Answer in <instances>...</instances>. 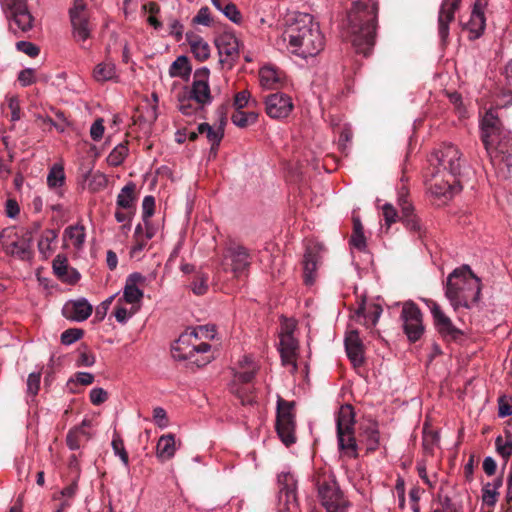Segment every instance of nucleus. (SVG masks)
<instances>
[{
    "instance_id": "4d7b16f0",
    "label": "nucleus",
    "mask_w": 512,
    "mask_h": 512,
    "mask_svg": "<svg viewBox=\"0 0 512 512\" xmlns=\"http://www.w3.org/2000/svg\"><path fill=\"white\" fill-rule=\"evenodd\" d=\"M16 48L18 51L23 52L29 57H37L40 53L39 47L29 41H18L16 43Z\"/></svg>"
},
{
    "instance_id": "ea45409f",
    "label": "nucleus",
    "mask_w": 512,
    "mask_h": 512,
    "mask_svg": "<svg viewBox=\"0 0 512 512\" xmlns=\"http://www.w3.org/2000/svg\"><path fill=\"white\" fill-rule=\"evenodd\" d=\"M362 436L368 451H375L378 448L380 433L375 423L369 424L365 428Z\"/></svg>"
},
{
    "instance_id": "7ed1b4c3",
    "label": "nucleus",
    "mask_w": 512,
    "mask_h": 512,
    "mask_svg": "<svg viewBox=\"0 0 512 512\" xmlns=\"http://www.w3.org/2000/svg\"><path fill=\"white\" fill-rule=\"evenodd\" d=\"M288 50L301 57L318 55L325 46V37L310 14H300L284 34Z\"/></svg>"
},
{
    "instance_id": "a878e982",
    "label": "nucleus",
    "mask_w": 512,
    "mask_h": 512,
    "mask_svg": "<svg viewBox=\"0 0 512 512\" xmlns=\"http://www.w3.org/2000/svg\"><path fill=\"white\" fill-rule=\"evenodd\" d=\"M92 311V305L84 298L71 301L63 307L64 316L76 322H82L88 319Z\"/></svg>"
},
{
    "instance_id": "6e6552de",
    "label": "nucleus",
    "mask_w": 512,
    "mask_h": 512,
    "mask_svg": "<svg viewBox=\"0 0 512 512\" xmlns=\"http://www.w3.org/2000/svg\"><path fill=\"white\" fill-rule=\"evenodd\" d=\"M252 263L249 250L236 242L230 241L223 250L220 265L224 271H230L235 278L247 273Z\"/></svg>"
},
{
    "instance_id": "4be33fe9",
    "label": "nucleus",
    "mask_w": 512,
    "mask_h": 512,
    "mask_svg": "<svg viewBox=\"0 0 512 512\" xmlns=\"http://www.w3.org/2000/svg\"><path fill=\"white\" fill-rule=\"evenodd\" d=\"M146 280V277L139 272L128 275L120 299L131 305H139L144 297L143 288L146 285Z\"/></svg>"
},
{
    "instance_id": "4468645a",
    "label": "nucleus",
    "mask_w": 512,
    "mask_h": 512,
    "mask_svg": "<svg viewBox=\"0 0 512 512\" xmlns=\"http://www.w3.org/2000/svg\"><path fill=\"white\" fill-rule=\"evenodd\" d=\"M426 303L432 314L435 329L443 339L452 341L463 335V332L453 324L438 303L433 300H426Z\"/></svg>"
},
{
    "instance_id": "9d476101",
    "label": "nucleus",
    "mask_w": 512,
    "mask_h": 512,
    "mask_svg": "<svg viewBox=\"0 0 512 512\" xmlns=\"http://www.w3.org/2000/svg\"><path fill=\"white\" fill-rule=\"evenodd\" d=\"M2 6L10 19V27L14 31L27 32L32 29L34 18L30 13L27 0H1Z\"/></svg>"
},
{
    "instance_id": "864d4df0",
    "label": "nucleus",
    "mask_w": 512,
    "mask_h": 512,
    "mask_svg": "<svg viewBox=\"0 0 512 512\" xmlns=\"http://www.w3.org/2000/svg\"><path fill=\"white\" fill-rule=\"evenodd\" d=\"M136 311L137 309L128 311L125 307L122 306V299H118V303L114 311V316L117 322L125 324Z\"/></svg>"
},
{
    "instance_id": "37998d69",
    "label": "nucleus",
    "mask_w": 512,
    "mask_h": 512,
    "mask_svg": "<svg viewBox=\"0 0 512 512\" xmlns=\"http://www.w3.org/2000/svg\"><path fill=\"white\" fill-rule=\"evenodd\" d=\"M128 151L126 143L118 144L107 156V163L113 167L121 165L127 157Z\"/></svg>"
},
{
    "instance_id": "6ab92c4d",
    "label": "nucleus",
    "mask_w": 512,
    "mask_h": 512,
    "mask_svg": "<svg viewBox=\"0 0 512 512\" xmlns=\"http://www.w3.org/2000/svg\"><path fill=\"white\" fill-rule=\"evenodd\" d=\"M435 160L438 164V169L447 174H452L457 177L461 168V153L459 149L452 144H444L434 154Z\"/></svg>"
},
{
    "instance_id": "2eb2a0df",
    "label": "nucleus",
    "mask_w": 512,
    "mask_h": 512,
    "mask_svg": "<svg viewBox=\"0 0 512 512\" xmlns=\"http://www.w3.org/2000/svg\"><path fill=\"white\" fill-rule=\"evenodd\" d=\"M73 28V37L77 42H84L90 37L91 28L84 0H74L69 11Z\"/></svg>"
},
{
    "instance_id": "f03ea898",
    "label": "nucleus",
    "mask_w": 512,
    "mask_h": 512,
    "mask_svg": "<svg viewBox=\"0 0 512 512\" xmlns=\"http://www.w3.org/2000/svg\"><path fill=\"white\" fill-rule=\"evenodd\" d=\"M378 6L373 0H357L347 15L346 34L356 53L368 56L372 51L377 29Z\"/></svg>"
},
{
    "instance_id": "bf43d9fd",
    "label": "nucleus",
    "mask_w": 512,
    "mask_h": 512,
    "mask_svg": "<svg viewBox=\"0 0 512 512\" xmlns=\"http://www.w3.org/2000/svg\"><path fill=\"white\" fill-rule=\"evenodd\" d=\"M90 401L93 405L99 406L108 399V393L103 388H93L89 394Z\"/></svg>"
},
{
    "instance_id": "b1692460",
    "label": "nucleus",
    "mask_w": 512,
    "mask_h": 512,
    "mask_svg": "<svg viewBox=\"0 0 512 512\" xmlns=\"http://www.w3.org/2000/svg\"><path fill=\"white\" fill-rule=\"evenodd\" d=\"M485 3L482 0H476L471 11L470 19L463 26L464 30L468 32V38L475 40L479 38L486 26V18L484 14Z\"/></svg>"
},
{
    "instance_id": "393cba45",
    "label": "nucleus",
    "mask_w": 512,
    "mask_h": 512,
    "mask_svg": "<svg viewBox=\"0 0 512 512\" xmlns=\"http://www.w3.org/2000/svg\"><path fill=\"white\" fill-rule=\"evenodd\" d=\"M461 0H443L438 15V34L443 43L449 36V24L454 21L455 12Z\"/></svg>"
},
{
    "instance_id": "cd10ccee",
    "label": "nucleus",
    "mask_w": 512,
    "mask_h": 512,
    "mask_svg": "<svg viewBox=\"0 0 512 512\" xmlns=\"http://www.w3.org/2000/svg\"><path fill=\"white\" fill-rule=\"evenodd\" d=\"M345 348L349 359L354 365H361L364 361L362 341L357 331H350L345 338Z\"/></svg>"
},
{
    "instance_id": "a18cd8bd",
    "label": "nucleus",
    "mask_w": 512,
    "mask_h": 512,
    "mask_svg": "<svg viewBox=\"0 0 512 512\" xmlns=\"http://www.w3.org/2000/svg\"><path fill=\"white\" fill-rule=\"evenodd\" d=\"M178 108L181 111L182 114L190 116L193 115L198 109L202 108L203 106H199L194 102L192 98L189 97L188 94L183 92V94L179 95L178 97Z\"/></svg>"
},
{
    "instance_id": "58836bf2",
    "label": "nucleus",
    "mask_w": 512,
    "mask_h": 512,
    "mask_svg": "<svg viewBox=\"0 0 512 512\" xmlns=\"http://www.w3.org/2000/svg\"><path fill=\"white\" fill-rule=\"evenodd\" d=\"M191 73L189 60L186 56H178L170 66L169 74L171 77H186Z\"/></svg>"
},
{
    "instance_id": "de8ad7c7",
    "label": "nucleus",
    "mask_w": 512,
    "mask_h": 512,
    "mask_svg": "<svg viewBox=\"0 0 512 512\" xmlns=\"http://www.w3.org/2000/svg\"><path fill=\"white\" fill-rule=\"evenodd\" d=\"M278 483L282 486L281 493L285 492L287 497L293 496L295 490V479L294 476L287 472L278 475Z\"/></svg>"
},
{
    "instance_id": "09e8293b",
    "label": "nucleus",
    "mask_w": 512,
    "mask_h": 512,
    "mask_svg": "<svg viewBox=\"0 0 512 512\" xmlns=\"http://www.w3.org/2000/svg\"><path fill=\"white\" fill-rule=\"evenodd\" d=\"M65 180L64 170L61 166H53L47 176L49 187L56 188L63 185Z\"/></svg>"
},
{
    "instance_id": "9b49d317",
    "label": "nucleus",
    "mask_w": 512,
    "mask_h": 512,
    "mask_svg": "<svg viewBox=\"0 0 512 512\" xmlns=\"http://www.w3.org/2000/svg\"><path fill=\"white\" fill-rule=\"evenodd\" d=\"M400 320L402 321L404 333L409 341H418L425 330L420 308L412 301L404 302L402 304Z\"/></svg>"
},
{
    "instance_id": "423d86ee",
    "label": "nucleus",
    "mask_w": 512,
    "mask_h": 512,
    "mask_svg": "<svg viewBox=\"0 0 512 512\" xmlns=\"http://www.w3.org/2000/svg\"><path fill=\"white\" fill-rule=\"evenodd\" d=\"M355 413L351 405H342L336 416L338 447L349 458L358 457V445L354 435Z\"/></svg>"
},
{
    "instance_id": "f257e3e1",
    "label": "nucleus",
    "mask_w": 512,
    "mask_h": 512,
    "mask_svg": "<svg viewBox=\"0 0 512 512\" xmlns=\"http://www.w3.org/2000/svg\"><path fill=\"white\" fill-rule=\"evenodd\" d=\"M481 140L500 175L512 177V135L505 129L497 110L489 109L480 121Z\"/></svg>"
},
{
    "instance_id": "774afa93",
    "label": "nucleus",
    "mask_w": 512,
    "mask_h": 512,
    "mask_svg": "<svg viewBox=\"0 0 512 512\" xmlns=\"http://www.w3.org/2000/svg\"><path fill=\"white\" fill-rule=\"evenodd\" d=\"M502 437L499 436L496 438L495 444L497 452L504 458H508L512 454V442L508 441L505 443H502Z\"/></svg>"
},
{
    "instance_id": "1a4fd4ad",
    "label": "nucleus",
    "mask_w": 512,
    "mask_h": 512,
    "mask_svg": "<svg viewBox=\"0 0 512 512\" xmlns=\"http://www.w3.org/2000/svg\"><path fill=\"white\" fill-rule=\"evenodd\" d=\"M294 401H287L278 396L277 399V419L276 430L281 441L289 446L296 441L295 436V414H294Z\"/></svg>"
},
{
    "instance_id": "338daca9",
    "label": "nucleus",
    "mask_w": 512,
    "mask_h": 512,
    "mask_svg": "<svg viewBox=\"0 0 512 512\" xmlns=\"http://www.w3.org/2000/svg\"><path fill=\"white\" fill-rule=\"evenodd\" d=\"M95 364V356L94 354L90 353L86 349L83 351H80L78 359L76 361V365L78 367H91Z\"/></svg>"
},
{
    "instance_id": "49530a36",
    "label": "nucleus",
    "mask_w": 512,
    "mask_h": 512,
    "mask_svg": "<svg viewBox=\"0 0 512 512\" xmlns=\"http://www.w3.org/2000/svg\"><path fill=\"white\" fill-rule=\"evenodd\" d=\"M108 184L107 176L100 172L96 171L92 173L88 180V189L91 192H99L104 190Z\"/></svg>"
},
{
    "instance_id": "ddd939ff",
    "label": "nucleus",
    "mask_w": 512,
    "mask_h": 512,
    "mask_svg": "<svg viewBox=\"0 0 512 512\" xmlns=\"http://www.w3.org/2000/svg\"><path fill=\"white\" fill-rule=\"evenodd\" d=\"M239 364L240 371L234 375V382L231 385V391L241 399V403L243 405L252 404L253 398L247 395V390L240 388L239 385L250 384L255 377L258 366L250 356H244Z\"/></svg>"
},
{
    "instance_id": "f704fd0d",
    "label": "nucleus",
    "mask_w": 512,
    "mask_h": 512,
    "mask_svg": "<svg viewBox=\"0 0 512 512\" xmlns=\"http://www.w3.org/2000/svg\"><path fill=\"white\" fill-rule=\"evenodd\" d=\"M93 78L97 82L118 81L117 69L112 62H102L93 70Z\"/></svg>"
},
{
    "instance_id": "5fc2aeb1",
    "label": "nucleus",
    "mask_w": 512,
    "mask_h": 512,
    "mask_svg": "<svg viewBox=\"0 0 512 512\" xmlns=\"http://www.w3.org/2000/svg\"><path fill=\"white\" fill-rule=\"evenodd\" d=\"M41 373L32 372L27 378V393L31 396L37 395L40 388Z\"/></svg>"
},
{
    "instance_id": "e433bc0d",
    "label": "nucleus",
    "mask_w": 512,
    "mask_h": 512,
    "mask_svg": "<svg viewBox=\"0 0 512 512\" xmlns=\"http://www.w3.org/2000/svg\"><path fill=\"white\" fill-rule=\"evenodd\" d=\"M57 232L53 229H47L45 230L39 241H38V249L39 252L44 256V258H47L52 253V243L55 242L57 239Z\"/></svg>"
},
{
    "instance_id": "72a5a7b5",
    "label": "nucleus",
    "mask_w": 512,
    "mask_h": 512,
    "mask_svg": "<svg viewBox=\"0 0 512 512\" xmlns=\"http://www.w3.org/2000/svg\"><path fill=\"white\" fill-rule=\"evenodd\" d=\"M63 238L64 240L70 241L76 250H81L86 239L84 226L81 224L68 226L64 230Z\"/></svg>"
},
{
    "instance_id": "4c0bfd02",
    "label": "nucleus",
    "mask_w": 512,
    "mask_h": 512,
    "mask_svg": "<svg viewBox=\"0 0 512 512\" xmlns=\"http://www.w3.org/2000/svg\"><path fill=\"white\" fill-rule=\"evenodd\" d=\"M502 485L501 479H496L492 483H487L484 485L482 489V500L483 502L490 507H493L497 502L498 489Z\"/></svg>"
},
{
    "instance_id": "13d9d810",
    "label": "nucleus",
    "mask_w": 512,
    "mask_h": 512,
    "mask_svg": "<svg viewBox=\"0 0 512 512\" xmlns=\"http://www.w3.org/2000/svg\"><path fill=\"white\" fill-rule=\"evenodd\" d=\"M230 21L233 23H240L242 20V16L238 8L235 4H233L231 1L228 5L224 7V9L221 11Z\"/></svg>"
},
{
    "instance_id": "0eeeda50",
    "label": "nucleus",
    "mask_w": 512,
    "mask_h": 512,
    "mask_svg": "<svg viewBox=\"0 0 512 512\" xmlns=\"http://www.w3.org/2000/svg\"><path fill=\"white\" fill-rule=\"evenodd\" d=\"M296 329V321L293 319L284 318L281 322L279 332V347L278 351L281 356L282 365L290 367L291 373H296L298 370L297 358L299 351V342L294 337Z\"/></svg>"
},
{
    "instance_id": "6e6d98bb",
    "label": "nucleus",
    "mask_w": 512,
    "mask_h": 512,
    "mask_svg": "<svg viewBox=\"0 0 512 512\" xmlns=\"http://www.w3.org/2000/svg\"><path fill=\"white\" fill-rule=\"evenodd\" d=\"M192 334L196 337V340L202 342V339H212L215 336L214 326L204 325L195 328Z\"/></svg>"
},
{
    "instance_id": "412c9836",
    "label": "nucleus",
    "mask_w": 512,
    "mask_h": 512,
    "mask_svg": "<svg viewBox=\"0 0 512 512\" xmlns=\"http://www.w3.org/2000/svg\"><path fill=\"white\" fill-rule=\"evenodd\" d=\"M264 103L265 111L272 119L287 118L294 108L292 98L282 92L268 95Z\"/></svg>"
},
{
    "instance_id": "69168bd1",
    "label": "nucleus",
    "mask_w": 512,
    "mask_h": 512,
    "mask_svg": "<svg viewBox=\"0 0 512 512\" xmlns=\"http://www.w3.org/2000/svg\"><path fill=\"white\" fill-rule=\"evenodd\" d=\"M153 420L160 428H166L168 426L167 413L162 407H155L153 409Z\"/></svg>"
},
{
    "instance_id": "052dcab7",
    "label": "nucleus",
    "mask_w": 512,
    "mask_h": 512,
    "mask_svg": "<svg viewBox=\"0 0 512 512\" xmlns=\"http://www.w3.org/2000/svg\"><path fill=\"white\" fill-rule=\"evenodd\" d=\"M192 22L198 25L210 26L212 23V19L209 8L206 6L200 8L196 16L193 18Z\"/></svg>"
},
{
    "instance_id": "473e14b6",
    "label": "nucleus",
    "mask_w": 512,
    "mask_h": 512,
    "mask_svg": "<svg viewBox=\"0 0 512 512\" xmlns=\"http://www.w3.org/2000/svg\"><path fill=\"white\" fill-rule=\"evenodd\" d=\"M383 312L381 305L371 303L366 305L361 303L358 307L356 314L362 316L365 319V324L369 326H375Z\"/></svg>"
},
{
    "instance_id": "a211bd4d",
    "label": "nucleus",
    "mask_w": 512,
    "mask_h": 512,
    "mask_svg": "<svg viewBox=\"0 0 512 512\" xmlns=\"http://www.w3.org/2000/svg\"><path fill=\"white\" fill-rule=\"evenodd\" d=\"M323 246L310 243L306 246L303 256V279L306 285H313L317 278V270L322 262Z\"/></svg>"
},
{
    "instance_id": "39448f33",
    "label": "nucleus",
    "mask_w": 512,
    "mask_h": 512,
    "mask_svg": "<svg viewBox=\"0 0 512 512\" xmlns=\"http://www.w3.org/2000/svg\"><path fill=\"white\" fill-rule=\"evenodd\" d=\"M211 345L207 342H199L190 333L182 334L172 346V356L179 361H189L198 367L211 362Z\"/></svg>"
},
{
    "instance_id": "8fccbe9b",
    "label": "nucleus",
    "mask_w": 512,
    "mask_h": 512,
    "mask_svg": "<svg viewBox=\"0 0 512 512\" xmlns=\"http://www.w3.org/2000/svg\"><path fill=\"white\" fill-rule=\"evenodd\" d=\"M208 280L207 274H198L192 281L190 287L195 295H204L208 291Z\"/></svg>"
},
{
    "instance_id": "20e7f679",
    "label": "nucleus",
    "mask_w": 512,
    "mask_h": 512,
    "mask_svg": "<svg viewBox=\"0 0 512 512\" xmlns=\"http://www.w3.org/2000/svg\"><path fill=\"white\" fill-rule=\"evenodd\" d=\"M481 294L480 279L468 265L454 269L447 277L445 296L455 311L470 309L478 303Z\"/></svg>"
},
{
    "instance_id": "f3484780",
    "label": "nucleus",
    "mask_w": 512,
    "mask_h": 512,
    "mask_svg": "<svg viewBox=\"0 0 512 512\" xmlns=\"http://www.w3.org/2000/svg\"><path fill=\"white\" fill-rule=\"evenodd\" d=\"M208 80L209 69L205 67L197 69L194 73L191 88L184 91L199 106L210 104L212 101Z\"/></svg>"
},
{
    "instance_id": "c03bdc74",
    "label": "nucleus",
    "mask_w": 512,
    "mask_h": 512,
    "mask_svg": "<svg viewBox=\"0 0 512 512\" xmlns=\"http://www.w3.org/2000/svg\"><path fill=\"white\" fill-rule=\"evenodd\" d=\"M112 449L116 456H118L125 467H129V456L125 449L124 442L119 434L115 433L112 439Z\"/></svg>"
},
{
    "instance_id": "dca6fc26",
    "label": "nucleus",
    "mask_w": 512,
    "mask_h": 512,
    "mask_svg": "<svg viewBox=\"0 0 512 512\" xmlns=\"http://www.w3.org/2000/svg\"><path fill=\"white\" fill-rule=\"evenodd\" d=\"M429 190L436 197L449 199L461 190V186L457 177L438 169L430 180Z\"/></svg>"
},
{
    "instance_id": "c85d7f7f",
    "label": "nucleus",
    "mask_w": 512,
    "mask_h": 512,
    "mask_svg": "<svg viewBox=\"0 0 512 512\" xmlns=\"http://www.w3.org/2000/svg\"><path fill=\"white\" fill-rule=\"evenodd\" d=\"M52 267L55 275L62 281L73 284L80 279V274L69 268L67 257L63 254H58L54 258Z\"/></svg>"
},
{
    "instance_id": "bb28decb",
    "label": "nucleus",
    "mask_w": 512,
    "mask_h": 512,
    "mask_svg": "<svg viewBox=\"0 0 512 512\" xmlns=\"http://www.w3.org/2000/svg\"><path fill=\"white\" fill-rule=\"evenodd\" d=\"M398 205L402 213L400 220L404 223L406 228L412 232H420V222L413 213V207L407 199V190L405 188H402L399 192Z\"/></svg>"
},
{
    "instance_id": "603ef678",
    "label": "nucleus",
    "mask_w": 512,
    "mask_h": 512,
    "mask_svg": "<svg viewBox=\"0 0 512 512\" xmlns=\"http://www.w3.org/2000/svg\"><path fill=\"white\" fill-rule=\"evenodd\" d=\"M83 336V330L78 328H70L61 334V343L64 345H71L78 341Z\"/></svg>"
},
{
    "instance_id": "f8f14e48",
    "label": "nucleus",
    "mask_w": 512,
    "mask_h": 512,
    "mask_svg": "<svg viewBox=\"0 0 512 512\" xmlns=\"http://www.w3.org/2000/svg\"><path fill=\"white\" fill-rule=\"evenodd\" d=\"M318 494L327 512H346L348 503L344 499L334 478L318 483Z\"/></svg>"
},
{
    "instance_id": "c9c22d12",
    "label": "nucleus",
    "mask_w": 512,
    "mask_h": 512,
    "mask_svg": "<svg viewBox=\"0 0 512 512\" xmlns=\"http://www.w3.org/2000/svg\"><path fill=\"white\" fill-rule=\"evenodd\" d=\"M135 184L130 182L125 185L119 192L116 200L118 209L122 210H134L135 211Z\"/></svg>"
},
{
    "instance_id": "aec40b11",
    "label": "nucleus",
    "mask_w": 512,
    "mask_h": 512,
    "mask_svg": "<svg viewBox=\"0 0 512 512\" xmlns=\"http://www.w3.org/2000/svg\"><path fill=\"white\" fill-rule=\"evenodd\" d=\"M215 43L220 56V63L232 68L239 58L240 42L238 38L231 33H222L217 37Z\"/></svg>"
},
{
    "instance_id": "7c9ffc66",
    "label": "nucleus",
    "mask_w": 512,
    "mask_h": 512,
    "mask_svg": "<svg viewBox=\"0 0 512 512\" xmlns=\"http://www.w3.org/2000/svg\"><path fill=\"white\" fill-rule=\"evenodd\" d=\"M260 84L265 89H277L282 85L283 76L277 69L265 66L259 71Z\"/></svg>"
},
{
    "instance_id": "0e129e2a",
    "label": "nucleus",
    "mask_w": 512,
    "mask_h": 512,
    "mask_svg": "<svg viewBox=\"0 0 512 512\" xmlns=\"http://www.w3.org/2000/svg\"><path fill=\"white\" fill-rule=\"evenodd\" d=\"M18 81L24 87L33 84L36 81L35 70L32 68H26L19 72Z\"/></svg>"
},
{
    "instance_id": "680f3d73",
    "label": "nucleus",
    "mask_w": 512,
    "mask_h": 512,
    "mask_svg": "<svg viewBox=\"0 0 512 512\" xmlns=\"http://www.w3.org/2000/svg\"><path fill=\"white\" fill-rule=\"evenodd\" d=\"M94 382V375L90 372H77L74 377L68 381L70 384L90 385Z\"/></svg>"
},
{
    "instance_id": "5701e85b",
    "label": "nucleus",
    "mask_w": 512,
    "mask_h": 512,
    "mask_svg": "<svg viewBox=\"0 0 512 512\" xmlns=\"http://www.w3.org/2000/svg\"><path fill=\"white\" fill-rule=\"evenodd\" d=\"M8 237L10 242H3L2 246L4 251L21 260H26L31 257V241L30 238L18 236L12 231L2 233V237Z\"/></svg>"
},
{
    "instance_id": "a19ab883",
    "label": "nucleus",
    "mask_w": 512,
    "mask_h": 512,
    "mask_svg": "<svg viewBox=\"0 0 512 512\" xmlns=\"http://www.w3.org/2000/svg\"><path fill=\"white\" fill-rule=\"evenodd\" d=\"M257 118V113L244 112L242 110H236L231 116L233 124L239 128H245L251 124H254L257 121Z\"/></svg>"
},
{
    "instance_id": "e2e57ef3",
    "label": "nucleus",
    "mask_w": 512,
    "mask_h": 512,
    "mask_svg": "<svg viewBox=\"0 0 512 512\" xmlns=\"http://www.w3.org/2000/svg\"><path fill=\"white\" fill-rule=\"evenodd\" d=\"M79 434H84L81 428L70 430L66 437V442L71 450H77L80 448Z\"/></svg>"
},
{
    "instance_id": "c756f323",
    "label": "nucleus",
    "mask_w": 512,
    "mask_h": 512,
    "mask_svg": "<svg viewBox=\"0 0 512 512\" xmlns=\"http://www.w3.org/2000/svg\"><path fill=\"white\" fill-rule=\"evenodd\" d=\"M187 42L190 46L191 52L199 61H205L210 56L209 44L199 35L194 33L186 34Z\"/></svg>"
},
{
    "instance_id": "79ce46f5",
    "label": "nucleus",
    "mask_w": 512,
    "mask_h": 512,
    "mask_svg": "<svg viewBox=\"0 0 512 512\" xmlns=\"http://www.w3.org/2000/svg\"><path fill=\"white\" fill-rule=\"evenodd\" d=\"M198 132L201 134H206V137L208 138L209 142L212 144V147L218 146L220 141L223 138V135H224L222 127H218L217 129H214L208 123L200 124L198 126Z\"/></svg>"
},
{
    "instance_id": "3c124183",
    "label": "nucleus",
    "mask_w": 512,
    "mask_h": 512,
    "mask_svg": "<svg viewBox=\"0 0 512 512\" xmlns=\"http://www.w3.org/2000/svg\"><path fill=\"white\" fill-rule=\"evenodd\" d=\"M155 199L153 196H145L142 202V218L144 225L148 224V220L154 214Z\"/></svg>"
},
{
    "instance_id": "2f4dec72",
    "label": "nucleus",
    "mask_w": 512,
    "mask_h": 512,
    "mask_svg": "<svg viewBox=\"0 0 512 512\" xmlns=\"http://www.w3.org/2000/svg\"><path fill=\"white\" fill-rule=\"evenodd\" d=\"M176 452L175 436L171 433L162 435L156 446V455L161 461L171 459Z\"/></svg>"
}]
</instances>
